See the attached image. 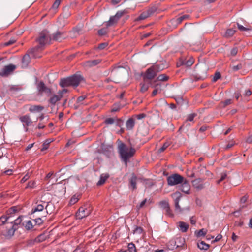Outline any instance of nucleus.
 <instances>
[{
	"label": "nucleus",
	"instance_id": "obj_1",
	"mask_svg": "<svg viewBox=\"0 0 252 252\" xmlns=\"http://www.w3.org/2000/svg\"><path fill=\"white\" fill-rule=\"evenodd\" d=\"M84 81V78L81 75L76 73L68 77L61 78L59 85L62 88L69 86L77 87L80 83Z\"/></svg>",
	"mask_w": 252,
	"mask_h": 252
},
{
	"label": "nucleus",
	"instance_id": "obj_2",
	"mask_svg": "<svg viewBox=\"0 0 252 252\" xmlns=\"http://www.w3.org/2000/svg\"><path fill=\"white\" fill-rule=\"evenodd\" d=\"M118 150L122 160L125 162L126 164H127L129 158L133 157L136 152L134 148L131 147L128 149L126 145L122 142H120L118 145Z\"/></svg>",
	"mask_w": 252,
	"mask_h": 252
},
{
	"label": "nucleus",
	"instance_id": "obj_3",
	"mask_svg": "<svg viewBox=\"0 0 252 252\" xmlns=\"http://www.w3.org/2000/svg\"><path fill=\"white\" fill-rule=\"evenodd\" d=\"M51 40V38L48 36V31L47 30H44L42 31L39 33V37L36 39V41L39 43V45H37L35 47L31 49L30 52L31 53H34L39 48L44 46Z\"/></svg>",
	"mask_w": 252,
	"mask_h": 252
},
{
	"label": "nucleus",
	"instance_id": "obj_4",
	"mask_svg": "<svg viewBox=\"0 0 252 252\" xmlns=\"http://www.w3.org/2000/svg\"><path fill=\"white\" fill-rule=\"evenodd\" d=\"M159 69H163V68L158 67V65H156L149 68L144 73H142L141 76L143 77L144 81L146 82L147 80H151L154 79L156 76L157 73Z\"/></svg>",
	"mask_w": 252,
	"mask_h": 252
},
{
	"label": "nucleus",
	"instance_id": "obj_5",
	"mask_svg": "<svg viewBox=\"0 0 252 252\" xmlns=\"http://www.w3.org/2000/svg\"><path fill=\"white\" fill-rule=\"evenodd\" d=\"M185 178L179 174L175 173L167 177V181L168 185L174 186L181 184Z\"/></svg>",
	"mask_w": 252,
	"mask_h": 252
},
{
	"label": "nucleus",
	"instance_id": "obj_6",
	"mask_svg": "<svg viewBox=\"0 0 252 252\" xmlns=\"http://www.w3.org/2000/svg\"><path fill=\"white\" fill-rule=\"evenodd\" d=\"M91 212V209L89 208V205L87 204L80 207L76 213V218L82 219L89 216Z\"/></svg>",
	"mask_w": 252,
	"mask_h": 252
},
{
	"label": "nucleus",
	"instance_id": "obj_7",
	"mask_svg": "<svg viewBox=\"0 0 252 252\" xmlns=\"http://www.w3.org/2000/svg\"><path fill=\"white\" fill-rule=\"evenodd\" d=\"M43 197L44 196H42L41 199V202H43L44 203H46V205L45 207V209L46 210L45 211H44L41 215H40L39 217H38L36 218L35 219L33 220L35 224H37L38 225H40L43 223V220L42 219V218L46 217L47 215L48 214H51V212H49L48 211V208L50 206L49 202H46L45 201L43 200Z\"/></svg>",
	"mask_w": 252,
	"mask_h": 252
},
{
	"label": "nucleus",
	"instance_id": "obj_8",
	"mask_svg": "<svg viewBox=\"0 0 252 252\" xmlns=\"http://www.w3.org/2000/svg\"><path fill=\"white\" fill-rule=\"evenodd\" d=\"M125 13L126 11L125 10L119 11L114 16H111L109 21L106 23V27H108L117 23L118 20L125 14Z\"/></svg>",
	"mask_w": 252,
	"mask_h": 252
},
{
	"label": "nucleus",
	"instance_id": "obj_9",
	"mask_svg": "<svg viewBox=\"0 0 252 252\" xmlns=\"http://www.w3.org/2000/svg\"><path fill=\"white\" fill-rule=\"evenodd\" d=\"M37 88L41 94L44 93L47 96H49L52 93L51 89L47 87L43 81H40L38 83Z\"/></svg>",
	"mask_w": 252,
	"mask_h": 252
},
{
	"label": "nucleus",
	"instance_id": "obj_10",
	"mask_svg": "<svg viewBox=\"0 0 252 252\" xmlns=\"http://www.w3.org/2000/svg\"><path fill=\"white\" fill-rule=\"evenodd\" d=\"M171 196L174 200L175 211L178 212H181L182 210L179 206V202L182 196V194L179 191H176L172 194Z\"/></svg>",
	"mask_w": 252,
	"mask_h": 252
},
{
	"label": "nucleus",
	"instance_id": "obj_11",
	"mask_svg": "<svg viewBox=\"0 0 252 252\" xmlns=\"http://www.w3.org/2000/svg\"><path fill=\"white\" fill-rule=\"evenodd\" d=\"M16 65L10 64L5 66L1 71H0V76L2 77H7L11 74L16 69Z\"/></svg>",
	"mask_w": 252,
	"mask_h": 252
},
{
	"label": "nucleus",
	"instance_id": "obj_12",
	"mask_svg": "<svg viewBox=\"0 0 252 252\" xmlns=\"http://www.w3.org/2000/svg\"><path fill=\"white\" fill-rule=\"evenodd\" d=\"M20 121L23 123V127H24L25 131H28V126L32 123V119L30 118L29 115H25L23 116L19 117Z\"/></svg>",
	"mask_w": 252,
	"mask_h": 252
},
{
	"label": "nucleus",
	"instance_id": "obj_13",
	"mask_svg": "<svg viewBox=\"0 0 252 252\" xmlns=\"http://www.w3.org/2000/svg\"><path fill=\"white\" fill-rule=\"evenodd\" d=\"M181 190L187 194L190 193V186L189 182L186 179L184 180V182L181 183V185L180 187Z\"/></svg>",
	"mask_w": 252,
	"mask_h": 252
},
{
	"label": "nucleus",
	"instance_id": "obj_14",
	"mask_svg": "<svg viewBox=\"0 0 252 252\" xmlns=\"http://www.w3.org/2000/svg\"><path fill=\"white\" fill-rule=\"evenodd\" d=\"M137 176L134 173L132 174L131 177L129 179V189L132 191L137 189Z\"/></svg>",
	"mask_w": 252,
	"mask_h": 252
},
{
	"label": "nucleus",
	"instance_id": "obj_15",
	"mask_svg": "<svg viewBox=\"0 0 252 252\" xmlns=\"http://www.w3.org/2000/svg\"><path fill=\"white\" fill-rule=\"evenodd\" d=\"M101 62L100 59H96L93 60H88L83 63V65L86 68H91L95 66L100 63Z\"/></svg>",
	"mask_w": 252,
	"mask_h": 252
},
{
	"label": "nucleus",
	"instance_id": "obj_16",
	"mask_svg": "<svg viewBox=\"0 0 252 252\" xmlns=\"http://www.w3.org/2000/svg\"><path fill=\"white\" fill-rule=\"evenodd\" d=\"M204 179L202 178H197L192 181L193 186L197 190H201L204 188V185L202 184Z\"/></svg>",
	"mask_w": 252,
	"mask_h": 252
},
{
	"label": "nucleus",
	"instance_id": "obj_17",
	"mask_svg": "<svg viewBox=\"0 0 252 252\" xmlns=\"http://www.w3.org/2000/svg\"><path fill=\"white\" fill-rule=\"evenodd\" d=\"M30 50L28 51V53L26 54L23 57L22 60V67H26L28 65L31 61V58L29 54H32L30 52Z\"/></svg>",
	"mask_w": 252,
	"mask_h": 252
},
{
	"label": "nucleus",
	"instance_id": "obj_18",
	"mask_svg": "<svg viewBox=\"0 0 252 252\" xmlns=\"http://www.w3.org/2000/svg\"><path fill=\"white\" fill-rule=\"evenodd\" d=\"M49 96L50 97L48 100V102L53 106L55 105L57 102L60 101L62 98L61 95H59L58 94L57 95L55 94H51Z\"/></svg>",
	"mask_w": 252,
	"mask_h": 252
},
{
	"label": "nucleus",
	"instance_id": "obj_19",
	"mask_svg": "<svg viewBox=\"0 0 252 252\" xmlns=\"http://www.w3.org/2000/svg\"><path fill=\"white\" fill-rule=\"evenodd\" d=\"M44 208V206L43 204H38L35 207L32 208L31 211V215H33V217H37L35 214L40 212H42L43 213L44 212L43 211Z\"/></svg>",
	"mask_w": 252,
	"mask_h": 252
},
{
	"label": "nucleus",
	"instance_id": "obj_20",
	"mask_svg": "<svg viewBox=\"0 0 252 252\" xmlns=\"http://www.w3.org/2000/svg\"><path fill=\"white\" fill-rule=\"evenodd\" d=\"M135 122L133 117L129 118L126 122V126L127 130H132L135 126Z\"/></svg>",
	"mask_w": 252,
	"mask_h": 252
},
{
	"label": "nucleus",
	"instance_id": "obj_21",
	"mask_svg": "<svg viewBox=\"0 0 252 252\" xmlns=\"http://www.w3.org/2000/svg\"><path fill=\"white\" fill-rule=\"evenodd\" d=\"M86 98V97L84 95H82L78 97L77 99L76 102L74 105V108L77 109L82 105H85L86 103L84 102V100Z\"/></svg>",
	"mask_w": 252,
	"mask_h": 252
},
{
	"label": "nucleus",
	"instance_id": "obj_22",
	"mask_svg": "<svg viewBox=\"0 0 252 252\" xmlns=\"http://www.w3.org/2000/svg\"><path fill=\"white\" fill-rule=\"evenodd\" d=\"M64 38V32L60 31H57L52 35V39L55 41H61Z\"/></svg>",
	"mask_w": 252,
	"mask_h": 252
},
{
	"label": "nucleus",
	"instance_id": "obj_23",
	"mask_svg": "<svg viewBox=\"0 0 252 252\" xmlns=\"http://www.w3.org/2000/svg\"><path fill=\"white\" fill-rule=\"evenodd\" d=\"M16 228H15L14 227H13L12 226L9 229H7L6 232L5 234H4V236L5 237L8 239L11 238L12 236H14L15 232L16 231Z\"/></svg>",
	"mask_w": 252,
	"mask_h": 252
},
{
	"label": "nucleus",
	"instance_id": "obj_24",
	"mask_svg": "<svg viewBox=\"0 0 252 252\" xmlns=\"http://www.w3.org/2000/svg\"><path fill=\"white\" fill-rule=\"evenodd\" d=\"M44 109V107L40 105H32L29 108V111L31 112H39Z\"/></svg>",
	"mask_w": 252,
	"mask_h": 252
},
{
	"label": "nucleus",
	"instance_id": "obj_25",
	"mask_svg": "<svg viewBox=\"0 0 252 252\" xmlns=\"http://www.w3.org/2000/svg\"><path fill=\"white\" fill-rule=\"evenodd\" d=\"M197 247L201 250L206 251L209 248L210 245L206 243L203 241H201L197 243Z\"/></svg>",
	"mask_w": 252,
	"mask_h": 252
},
{
	"label": "nucleus",
	"instance_id": "obj_26",
	"mask_svg": "<svg viewBox=\"0 0 252 252\" xmlns=\"http://www.w3.org/2000/svg\"><path fill=\"white\" fill-rule=\"evenodd\" d=\"M109 177V175L108 174H101L100 176L99 181L97 183V185L101 186L103 185Z\"/></svg>",
	"mask_w": 252,
	"mask_h": 252
},
{
	"label": "nucleus",
	"instance_id": "obj_27",
	"mask_svg": "<svg viewBox=\"0 0 252 252\" xmlns=\"http://www.w3.org/2000/svg\"><path fill=\"white\" fill-rule=\"evenodd\" d=\"M179 227L180 228V230L182 232H186L188 230L189 225L186 222L180 221L179 222Z\"/></svg>",
	"mask_w": 252,
	"mask_h": 252
},
{
	"label": "nucleus",
	"instance_id": "obj_28",
	"mask_svg": "<svg viewBox=\"0 0 252 252\" xmlns=\"http://www.w3.org/2000/svg\"><path fill=\"white\" fill-rule=\"evenodd\" d=\"M236 32V30L233 28L228 29L225 32L224 37L226 38H230L235 34Z\"/></svg>",
	"mask_w": 252,
	"mask_h": 252
},
{
	"label": "nucleus",
	"instance_id": "obj_29",
	"mask_svg": "<svg viewBox=\"0 0 252 252\" xmlns=\"http://www.w3.org/2000/svg\"><path fill=\"white\" fill-rule=\"evenodd\" d=\"M22 221V219L21 217H19L16 219H15L14 221L11 222V224H12V227H15L16 228V230L18 228V225L20 224Z\"/></svg>",
	"mask_w": 252,
	"mask_h": 252
},
{
	"label": "nucleus",
	"instance_id": "obj_30",
	"mask_svg": "<svg viewBox=\"0 0 252 252\" xmlns=\"http://www.w3.org/2000/svg\"><path fill=\"white\" fill-rule=\"evenodd\" d=\"M194 63L193 59L190 58L188 60H184L182 61L180 65H185L188 67L191 66Z\"/></svg>",
	"mask_w": 252,
	"mask_h": 252
},
{
	"label": "nucleus",
	"instance_id": "obj_31",
	"mask_svg": "<svg viewBox=\"0 0 252 252\" xmlns=\"http://www.w3.org/2000/svg\"><path fill=\"white\" fill-rule=\"evenodd\" d=\"M17 212V207L13 206L7 211V215L12 217L15 213Z\"/></svg>",
	"mask_w": 252,
	"mask_h": 252
},
{
	"label": "nucleus",
	"instance_id": "obj_32",
	"mask_svg": "<svg viewBox=\"0 0 252 252\" xmlns=\"http://www.w3.org/2000/svg\"><path fill=\"white\" fill-rule=\"evenodd\" d=\"M207 230L202 228L198 231H196L195 232V234L196 236L198 237H201V236H205L206 234H207Z\"/></svg>",
	"mask_w": 252,
	"mask_h": 252
},
{
	"label": "nucleus",
	"instance_id": "obj_33",
	"mask_svg": "<svg viewBox=\"0 0 252 252\" xmlns=\"http://www.w3.org/2000/svg\"><path fill=\"white\" fill-rule=\"evenodd\" d=\"M149 17L147 11H143L136 19V21L142 20Z\"/></svg>",
	"mask_w": 252,
	"mask_h": 252
},
{
	"label": "nucleus",
	"instance_id": "obj_34",
	"mask_svg": "<svg viewBox=\"0 0 252 252\" xmlns=\"http://www.w3.org/2000/svg\"><path fill=\"white\" fill-rule=\"evenodd\" d=\"M10 218V216H8L7 215H2L0 217V225H4L8 220Z\"/></svg>",
	"mask_w": 252,
	"mask_h": 252
},
{
	"label": "nucleus",
	"instance_id": "obj_35",
	"mask_svg": "<svg viewBox=\"0 0 252 252\" xmlns=\"http://www.w3.org/2000/svg\"><path fill=\"white\" fill-rule=\"evenodd\" d=\"M170 145L169 141L165 142L162 145V146L159 148L158 150V153H161L165 151Z\"/></svg>",
	"mask_w": 252,
	"mask_h": 252
},
{
	"label": "nucleus",
	"instance_id": "obj_36",
	"mask_svg": "<svg viewBox=\"0 0 252 252\" xmlns=\"http://www.w3.org/2000/svg\"><path fill=\"white\" fill-rule=\"evenodd\" d=\"M24 226L27 230L32 229L33 227V225L31 220L25 221Z\"/></svg>",
	"mask_w": 252,
	"mask_h": 252
},
{
	"label": "nucleus",
	"instance_id": "obj_37",
	"mask_svg": "<svg viewBox=\"0 0 252 252\" xmlns=\"http://www.w3.org/2000/svg\"><path fill=\"white\" fill-rule=\"evenodd\" d=\"M157 10V7L155 6H153L152 7H149L146 11L148 14H149V16L153 14Z\"/></svg>",
	"mask_w": 252,
	"mask_h": 252
},
{
	"label": "nucleus",
	"instance_id": "obj_38",
	"mask_svg": "<svg viewBox=\"0 0 252 252\" xmlns=\"http://www.w3.org/2000/svg\"><path fill=\"white\" fill-rule=\"evenodd\" d=\"M159 205H160V207L164 210L168 208V206H169V203L165 200L161 201L159 203Z\"/></svg>",
	"mask_w": 252,
	"mask_h": 252
},
{
	"label": "nucleus",
	"instance_id": "obj_39",
	"mask_svg": "<svg viewBox=\"0 0 252 252\" xmlns=\"http://www.w3.org/2000/svg\"><path fill=\"white\" fill-rule=\"evenodd\" d=\"M189 15H183L176 19V22L177 24H180L183 20L189 18Z\"/></svg>",
	"mask_w": 252,
	"mask_h": 252
},
{
	"label": "nucleus",
	"instance_id": "obj_40",
	"mask_svg": "<svg viewBox=\"0 0 252 252\" xmlns=\"http://www.w3.org/2000/svg\"><path fill=\"white\" fill-rule=\"evenodd\" d=\"M79 200L78 195H74L70 199L69 201V204L70 205H73L78 202Z\"/></svg>",
	"mask_w": 252,
	"mask_h": 252
},
{
	"label": "nucleus",
	"instance_id": "obj_41",
	"mask_svg": "<svg viewBox=\"0 0 252 252\" xmlns=\"http://www.w3.org/2000/svg\"><path fill=\"white\" fill-rule=\"evenodd\" d=\"M237 25L238 29L241 31L244 32V31H249L252 30V28L245 27L243 26L240 25L238 23H237Z\"/></svg>",
	"mask_w": 252,
	"mask_h": 252
},
{
	"label": "nucleus",
	"instance_id": "obj_42",
	"mask_svg": "<svg viewBox=\"0 0 252 252\" xmlns=\"http://www.w3.org/2000/svg\"><path fill=\"white\" fill-rule=\"evenodd\" d=\"M128 250L129 252H137L135 245L132 243H129L128 245Z\"/></svg>",
	"mask_w": 252,
	"mask_h": 252
},
{
	"label": "nucleus",
	"instance_id": "obj_43",
	"mask_svg": "<svg viewBox=\"0 0 252 252\" xmlns=\"http://www.w3.org/2000/svg\"><path fill=\"white\" fill-rule=\"evenodd\" d=\"M51 143V141L50 140L47 139L46 140L44 143L42 144V147L41 149V151H44L46 150H47L48 148L49 144Z\"/></svg>",
	"mask_w": 252,
	"mask_h": 252
},
{
	"label": "nucleus",
	"instance_id": "obj_44",
	"mask_svg": "<svg viewBox=\"0 0 252 252\" xmlns=\"http://www.w3.org/2000/svg\"><path fill=\"white\" fill-rule=\"evenodd\" d=\"M168 79H169L168 76H167V75H166L164 74L159 75L157 78L158 80L161 81H166L168 80Z\"/></svg>",
	"mask_w": 252,
	"mask_h": 252
},
{
	"label": "nucleus",
	"instance_id": "obj_45",
	"mask_svg": "<svg viewBox=\"0 0 252 252\" xmlns=\"http://www.w3.org/2000/svg\"><path fill=\"white\" fill-rule=\"evenodd\" d=\"M232 69L234 71H237L243 68V64L241 63L238 64L237 65H233L231 66Z\"/></svg>",
	"mask_w": 252,
	"mask_h": 252
},
{
	"label": "nucleus",
	"instance_id": "obj_46",
	"mask_svg": "<svg viewBox=\"0 0 252 252\" xmlns=\"http://www.w3.org/2000/svg\"><path fill=\"white\" fill-rule=\"evenodd\" d=\"M121 106L120 103H115L112 106L111 111L113 112H117L119 111L121 109Z\"/></svg>",
	"mask_w": 252,
	"mask_h": 252
},
{
	"label": "nucleus",
	"instance_id": "obj_47",
	"mask_svg": "<svg viewBox=\"0 0 252 252\" xmlns=\"http://www.w3.org/2000/svg\"><path fill=\"white\" fill-rule=\"evenodd\" d=\"M143 231V228L139 226H135L133 230V233L137 234H141Z\"/></svg>",
	"mask_w": 252,
	"mask_h": 252
},
{
	"label": "nucleus",
	"instance_id": "obj_48",
	"mask_svg": "<svg viewBox=\"0 0 252 252\" xmlns=\"http://www.w3.org/2000/svg\"><path fill=\"white\" fill-rule=\"evenodd\" d=\"M161 91V89L160 88H159L158 87V84H157L155 86V89L153 90L152 96H155L158 92H160Z\"/></svg>",
	"mask_w": 252,
	"mask_h": 252
},
{
	"label": "nucleus",
	"instance_id": "obj_49",
	"mask_svg": "<svg viewBox=\"0 0 252 252\" xmlns=\"http://www.w3.org/2000/svg\"><path fill=\"white\" fill-rule=\"evenodd\" d=\"M221 77V74L219 72H216L212 79V82H216Z\"/></svg>",
	"mask_w": 252,
	"mask_h": 252
},
{
	"label": "nucleus",
	"instance_id": "obj_50",
	"mask_svg": "<svg viewBox=\"0 0 252 252\" xmlns=\"http://www.w3.org/2000/svg\"><path fill=\"white\" fill-rule=\"evenodd\" d=\"M115 122V119L113 118H108L105 120L104 123L106 124L109 125L112 124Z\"/></svg>",
	"mask_w": 252,
	"mask_h": 252
},
{
	"label": "nucleus",
	"instance_id": "obj_51",
	"mask_svg": "<svg viewBox=\"0 0 252 252\" xmlns=\"http://www.w3.org/2000/svg\"><path fill=\"white\" fill-rule=\"evenodd\" d=\"M16 40L14 38H11L8 41L4 43V45L5 46H10L14 44L16 42Z\"/></svg>",
	"mask_w": 252,
	"mask_h": 252
},
{
	"label": "nucleus",
	"instance_id": "obj_52",
	"mask_svg": "<svg viewBox=\"0 0 252 252\" xmlns=\"http://www.w3.org/2000/svg\"><path fill=\"white\" fill-rule=\"evenodd\" d=\"M141 85V88H140V91L142 93H144L146 92L149 88V86L148 85L145 84H140Z\"/></svg>",
	"mask_w": 252,
	"mask_h": 252
},
{
	"label": "nucleus",
	"instance_id": "obj_53",
	"mask_svg": "<svg viewBox=\"0 0 252 252\" xmlns=\"http://www.w3.org/2000/svg\"><path fill=\"white\" fill-rule=\"evenodd\" d=\"M107 33V29L105 28H102L98 30V33L99 35L102 36L105 35Z\"/></svg>",
	"mask_w": 252,
	"mask_h": 252
},
{
	"label": "nucleus",
	"instance_id": "obj_54",
	"mask_svg": "<svg viewBox=\"0 0 252 252\" xmlns=\"http://www.w3.org/2000/svg\"><path fill=\"white\" fill-rule=\"evenodd\" d=\"M196 115H197V114H195V113H192V114H190L188 116V117H187V119L186 121H187L188 122H189V121H190V122L193 121L194 117Z\"/></svg>",
	"mask_w": 252,
	"mask_h": 252
},
{
	"label": "nucleus",
	"instance_id": "obj_55",
	"mask_svg": "<svg viewBox=\"0 0 252 252\" xmlns=\"http://www.w3.org/2000/svg\"><path fill=\"white\" fill-rule=\"evenodd\" d=\"M164 210H165L166 214L167 216L171 217H173V214L172 212V210H171V209L170 208V206H168V208H167L166 209H165Z\"/></svg>",
	"mask_w": 252,
	"mask_h": 252
},
{
	"label": "nucleus",
	"instance_id": "obj_56",
	"mask_svg": "<svg viewBox=\"0 0 252 252\" xmlns=\"http://www.w3.org/2000/svg\"><path fill=\"white\" fill-rule=\"evenodd\" d=\"M123 121L121 119H116V126L121 127L123 125Z\"/></svg>",
	"mask_w": 252,
	"mask_h": 252
},
{
	"label": "nucleus",
	"instance_id": "obj_57",
	"mask_svg": "<svg viewBox=\"0 0 252 252\" xmlns=\"http://www.w3.org/2000/svg\"><path fill=\"white\" fill-rule=\"evenodd\" d=\"M61 3V0H56L52 5V8L57 9Z\"/></svg>",
	"mask_w": 252,
	"mask_h": 252
},
{
	"label": "nucleus",
	"instance_id": "obj_58",
	"mask_svg": "<svg viewBox=\"0 0 252 252\" xmlns=\"http://www.w3.org/2000/svg\"><path fill=\"white\" fill-rule=\"evenodd\" d=\"M84 248L83 246H78L73 252H84Z\"/></svg>",
	"mask_w": 252,
	"mask_h": 252
},
{
	"label": "nucleus",
	"instance_id": "obj_59",
	"mask_svg": "<svg viewBox=\"0 0 252 252\" xmlns=\"http://www.w3.org/2000/svg\"><path fill=\"white\" fill-rule=\"evenodd\" d=\"M190 126V124L187 121H186L182 125V126L180 127L179 128V130H180L182 128H189Z\"/></svg>",
	"mask_w": 252,
	"mask_h": 252
},
{
	"label": "nucleus",
	"instance_id": "obj_60",
	"mask_svg": "<svg viewBox=\"0 0 252 252\" xmlns=\"http://www.w3.org/2000/svg\"><path fill=\"white\" fill-rule=\"evenodd\" d=\"M108 44L107 43H106V42L102 43L98 45V49H99L100 50L104 49L108 46Z\"/></svg>",
	"mask_w": 252,
	"mask_h": 252
},
{
	"label": "nucleus",
	"instance_id": "obj_61",
	"mask_svg": "<svg viewBox=\"0 0 252 252\" xmlns=\"http://www.w3.org/2000/svg\"><path fill=\"white\" fill-rule=\"evenodd\" d=\"M227 177V174L225 173H222L221 177L220 180L217 181L218 184L220 183L221 181H223Z\"/></svg>",
	"mask_w": 252,
	"mask_h": 252
},
{
	"label": "nucleus",
	"instance_id": "obj_62",
	"mask_svg": "<svg viewBox=\"0 0 252 252\" xmlns=\"http://www.w3.org/2000/svg\"><path fill=\"white\" fill-rule=\"evenodd\" d=\"M147 200V199H145L144 200H143L140 204L139 205H137V208L138 209H140L142 208H143L144 207V206L145 205V203H146Z\"/></svg>",
	"mask_w": 252,
	"mask_h": 252
},
{
	"label": "nucleus",
	"instance_id": "obj_63",
	"mask_svg": "<svg viewBox=\"0 0 252 252\" xmlns=\"http://www.w3.org/2000/svg\"><path fill=\"white\" fill-rule=\"evenodd\" d=\"M68 92V90L66 89H63L62 90H60L58 92V94L59 95H61V97H63V94L65 93H66Z\"/></svg>",
	"mask_w": 252,
	"mask_h": 252
},
{
	"label": "nucleus",
	"instance_id": "obj_64",
	"mask_svg": "<svg viewBox=\"0 0 252 252\" xmlns=\"http://www.w3.org/2000/svg\"><path fill=\"white\" fill-rule=\"evenodd\" d=\"M133 118H136L137 119L140 120L146 117V115L144 113H141L138 115H136L133 116Z\"/></svg>",
	"mask_w": 252,
	"mask_h": 252
}]
</instances>
